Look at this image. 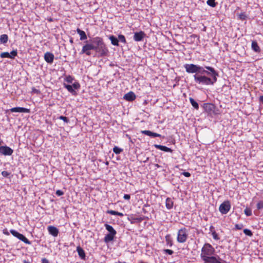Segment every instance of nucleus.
Masks as SVG:
<instances>
[{
    "label": "nucleus",
    "instance_id": "obj_33",
    "mask_svg": "<svg viewBox=\"0 0 263 263\" xmlns=\"http://www.w3.org/2000/svg\"><path fill=\"white\" fill-rule=\"evenodd\" d=\"M212 235L214 240H218L220 239V237L218 236V235L216 231L213 232Z\"/></svg>",
    "mask_w": 263,
    "mask_h": 263
},
{
    "label": "nucleus",
    "instance_id": "obj_44",
    "mask_svg": "<svg viewBox=\"0 0 263 263\" xmlns=\"http://www.w3.org/2000/svg\"><path fill=\"white\" fill-rule=\"evenodd\" d=\"M186 177H189L191 176V174L189 172H184L182 173Z\"/></svg>",
    "mask_w": 263,
    "mask_h": 263
},
{
    "label": "nucleus",
    "instance_id": "obj_18",
    "mask_svg": "<svg viewBox=\"0 0 263 263\" xmlns=\"http://www.w3.org/2000/svg\"><path fill=\"white\" fill-rule=\"evenodd\" d=\"M154 146L156 148L160 149L161 151H164L165 152L172 153V152H173V150L171 148L167 147L165 146L158 145V144H155Z\"/></svg>",
    "mask_w": 263,
    "mask_h": 263
},
{
    "label": "nucleus",
    "instance_id": "obj_45",
    "mask_svg": "<svg viewBox=\"0 0 263 263\" xmlns=\"http://www.w3.org/2000/svg\"><path fill=\"white\" fill-rule=\"evenodd\" d=\"M123 198L125 200H129L130 198V196L129 194H124Z\"/></svg>",
    "mask_w": 263,
    "mask_h": 263
},
{
    "label": "nucleus",
    "instance_id": "obj_48",
    "mask_svg": "<svg viewBox=\"0 0 263 263\" xmlns=\"http://www.w3.org/2000/svg\"><path fill=\"white\" fill-rule=\"evenodd\" d=\"M42 263H49V261L48 260V259L44 258L42 259Z\"/></svg>",
    "mask_w": 263,
    "mask_h": 263
},
{
    "label": "nucleus",
    "instance_id": "obj_7",
    "mask_svg": "<svg viewBox=\"0 0 263 263\" xmlns=\"http://www.w3.org/2000/svg\"><path fill=\"white\" fill-rule=\"evenodd\" d=\"M231 203L229 200L223 202L219 207V212L222 214H227L231 209Z\"/></svg>",
    "mask_w": 263,
    "mask_h": 263
},
{
    "label": "nucleus",
    "instance_id": "obj_13",
    "mask_svg": "<svg viewBox=\"0 0 263 263\" xmlns=\"http://www.w3.org/2000/svg\"><path fill=\"white\" fill-rule=\"evenodd\" d=\"M145 35V33L142 31L136 32L134 33V40L136 42L141 41Z\"/></svg>",
    "mask_w": 263,
    "mask_h": 263
},
{
    "label": "nucleus",
    "instance_id": "obj_1",
    "mask_svg": "<svg viewBox=\"0 0 263 263\" xmlns=\"http://www.w3.org/2000/svg\"><path fill=\"white\" fill-rule=\"evenodd\" d=\"M184 67L186 72L194 73V81L196 83L205 85H213L217 81L218 73L214 68L210 66H205V68L209 71L205 70L200 66L194 64H186Z\"/></svg>",
    "mask_w": 263,
    "mask_h": 263
},
{
    "label": "nucleus",
    "instance_id": "obj_49",
    "mask_svg": "<svg viewBox=\"0 0 263 263\" xmlns=\"http://www.w3.org/2000/svg\"><path fill=\"white\" fill-rule=\"evenodd\" d=\"M3 233L6 235H9V233L8 232V230L6 229L3 230Z\"/></svg>",
    "mask_w": 263,
    "mask_h": 263
},
{
    "label": "nucleus",
    "instance_id": "obj_51",
    "mask_svg": "<svg viewBox=\"0 0 263 263\" xmlns=\"http://www.w3.org/2000/svg\"><path fill=\"white\" fill-rule=\"evenodd\" d=\"M70 42L72 44L73 43V39L71 38L70 40Z\"/></svg>",
    "mask_w": 263,
    "mask_h": 263
},
{
    "label": "nucleus",
    "instance_id": "obj_10",
    "mask_svg": "<svg viewBox=\"0 0 263 263\" xmlns=\"http://www.w3.org/2000/svg\"><path fill=\"white\" fill-rule=\"evenodd\" d=\"M17 54V52L16 50H12L10 53L8 52H2L0 54V57L2 58H10L13 59H14Z\"/></svg>",
    "mask_w": 263,
    "mask_h": 263
},
{
    "label": "nucleus",
    "instance_id": "obj_4",
    "mask_svg": "<svg viewBox=\"0 0 263 263\" xmlns=\"http://www.w3.org/2000/svg\"><path fill=\"white\" fill-rule=\"evenodd\" d=\"M104 226L106 229L109 232V233L106 234L104 238V241L107 243L114 239L117 232L111 226L108 224H105Z\"/></svg>",
    "mask_w": 263,
    "mask_h": 263
},
{
    "label": "nucleus",
    "instance_id": "obj_3",
    "mask_svg": "<svg viewBox=\"0 0 263 263\" xmlns=\"http://www.w3.org/2000/svg\"><path fill=\"white\" fill-rule=\"evenodd\" d=\"M215 252L214 248L210 243H205L201 248L200 257L202 260L213 256Z\"/></svg>",
    "mask_w": 263,
    "mask_h": 263
},
{
    "label": "nucleus",
    "instance_id": "obj_46",
    "mask_svg": "<svg viewBox=\"0 0 263 263\" xmlns=\"http://www.w3.org/2000/svg\"><path fill=\"white\" fill-rule=\"evenodd\" d=\"M209 230L211 234L213 233V232L216 231L215 230V228L213 226H211L209 228Z\"/></svg>",
    "mask_w": 263,
    "mask_h": 263
},
{
    "label": "nucleus",
    "instance_id": "obj_25",
    "mask_svg": "<svg viewBox=\"0 0 263 263\" xmlns=\"http://www.w3.org/2000/svg\"><path fill=\"white\" fill-rule=\"evenodd\" d=\"M64 87L67 89V90L71 93L72 95H76L77 94L75 90L72 88V86L70 85H66L64 84Z\"/></svg>",
    "mask_w": 263,
    "mask_h": 263
},
{
    "label": "nucleus",
    "instance_id": "obj_12",
    "mask_svg": "<svg viewBox=\"0 0 263 263\" xmlns=\"http://www.w3.org/2000/svg\"><path fill=\"white\" fill-rule=\"evenodd\" d=\"M47 230L49 233L53 237H57L59 233V229L53 226H49L47 227Z\"/></svg>",
    "mask_w": 263,
    "mask_h": 263
},
{
    "label": "nucleus",
    "instance_id": "obj_35",
    "mask_svg": "<svg viewBox=\"0 0 263 263\" xmlns=\"http://www.w3.org/2000/svg\"><path fill=\"white\" fill-rule=\"evenodd\" d=\"M243 233L246 235L249 236H251L253 235L252 232L250 230L247 229H246L243 230Z\"/></svg>",
    "mask_w": 263,
    "mask_h": 263
},
{
    "label": "nucleus",
    "instance_id": "obj_38",
    "mask_svg": "<svg viewBox=\"0 0 263 263\" xmlns=\"http://www.w3.org/2000/svg\"><path fill=\"white\" fill-rule=\"evenodd\" d=\"M65 80L68 83H71L73 80V78L71 76H68L66 77Z\"/></svg>",
    "mask_w": 263,
    "mask_h": 263
},
{
    "label": "nucleus",
    "instance_id": "obj_21",
    "mask_svg": "<svg viewBox=\"0 0 263 263\" xmlns=\"http://www.w3.org/2000/svg\"><path fill=\"white\" fill-rule=\"evenodd\" d=\"M77 32L80 35V40L83 41L87 39V35L85 31L81 30L80 28H77Z\"/></svg>",
    "mask_w": 263,
    "mask_h": 263
},
{
    "label": "nucleus",
    "instance_id": "obj_31",
    "mask_svg": "<svg viewBox=\"0 0 263 263\" xmlns=\"http://www.w3.org/2000/svg\"><path fill=\"white\" fill-rule=\"evenodd\" d=\"M244 213L247 216L252 215V210L250 208H246L244 210Z\"/></svg>",
    "mask_w": 263,
    "mask_h": 263
},
{
    "label": "nucleus",
    "instance_id": "obj_2",
    "mask_svg": "<svg viewBox=\"0 0 263 263\" xmlns=\"http://www.w3.org/2000/svg\"><path fill=\"white\" fill-rule=\"evenodd\" d=\"M92 43L94 44L87 42L83 46L80 54H85L89 56L91 54L90 51L93 50L98 53L101 57H104L107 55L108 50L102 38L99 36L95 37L93 39Z\"/></svg>",
    "mask_w": 263,
    "mask_h": 263
},
{
    "label": "nucleus",
    "instance_id": "obj_53",
    "mask_svg": "<svg viewBox=\"0 0 263 263\" xmlns=\"http://www.w3.org/2000/svg\"><path fill=\"white\" fill-rule=\"evenodd\" d=\"M48 21L49 22H52V18H50V19L48 20Z\"/></svg>",
    "mask_w": 263,
    "mask_h": 263
},
{
    "label": "nucleus",
    "instance_id": "obj_20",
    "mask_svg": "<svg viewBox=\"0 0 263 263\" xmlns=\"http://www.w3.org/2000/svg\"><path fill=\"white\" fill-rule=\"evenodd\" d=\"M77 251L80 257L82 259H85L86 255L84 250L80 246H78L77 248Z\"/></svg>",
    "mask_w": 263,
    "mask_h": 263
},
{
    "label": "nucleus",
    "instance_id": "obj_50",
    "mask_svg": "<svg viewBox=\"0 0 263 263\" xmlns=\"http://www.w3.org/2000/svg\"><path fill=\"white\" fill-rule=\"evenodd\" d=\"M259 100L261 102L263 103V96H261L259 97Z\"/></svg>",
    "mask_w": 263,
    "mask_h": 263
},
{
    "label": "nucleus",
    "instance_id": "obj_5",
    "mask_svg": "<svg viewBox=\"0 0 263 263\" xmlns=\"http://www.w3.org/2000/svg\"><path fill=\"white\" fill-rule=\"evenodd\" d=\"M188 235V230L184 227L181 228L177 232V241L179 243H184L187 240Z\"/></svg>",
    "mask_w": 263,
    "mask_h": 263
},
{
    "label": "nucleus",
    "instance_id": "obj_41",
    "mask_svg": "<svg viewBox=\"0 0 263 263\" xmlns=\"http://www.w3.org/2000/svg\"><path fill=\"white\" fill-rule=\"evenodd\" d=\"M243 226L242 224H236L235 225V228L237 230H241L243 228Z\"/></svg>",
    "mask_w": 263,
    "mask_h": 263
},
{
    "label": "nucleus",
    "instance_id": "obj_9",
    "mask_svg": "<svg viewBox=\"0 0 263 263\" xmlns=\"http://www.w3.org/2000/svg\"><path fill=\"white\" fill-rule=\"evenodd\" d=\"M203 107L204 110L208 114H215V106L212 103H204Z\"/></svg>",
    "mask_w": 263,
    "mask_h": 263
},
{
    "label": "nucleus",
    "instance_id": "obj_30",
    "mask_svg": "<svg viewBox=\"0 0 263 263\" xmlns=\"http://www.w3.org/2000/svg\"><path fill=\"white\" fill-rule=\"evenodd\" d=\"M123 151V149L120 148V147H118L117 146H115L114 148H113V152L114 153H115L116 154H120Z\"/></svg>",
    "mask_w": 263,
    "mask_h": 263
},
{
    "label": "nucleus",
    "instance_id": "obj_16",
    "mask_svg": "<svg viewBox=\"0 0 263 263\" xmlns=\"http://www.w3.org/2000/svg\"><path fill=\"white\" fill-rule=\"evenodd\" d=\"M44 59L48 63L51 64L54 60V55L51 52H47L44 54Z\"/></svg>",
    "mask_w": 263,
    "mask_h": 263
},
{
    "label": "nucleus",
    "instance_id": "obj_27",
    "mask_svg": "<svg viewBox=\"0 0 263 263\" xmlns=\"http://www.w3.org/2000/svg\"><path fill=\"white\" fill-rule=\"evenodd\" d=\"M190 103H191L192 105L196 109H199V105L197 102H196L193 98H190L189 99Z\"/></svg>",
    "mask_w": 263,
    "mask_h": 263
},
{
    "label": "nucleus",
    "instance_id": "obj_17",
    "mask_svg": "<svg viewBox=\"0 0 263 263\" xmlns=\"http://www.w3.org/2000/svg\"><path fill=\"white\" fill-rule=\"evenodd\" d=\"M141 132L142 134H144V135H147V136H150L152 137H161V135L160 134L152 132L150 130H142Z\"/></svg>",
    "mask_w": 263,
    "mask_h": 263
},
{
    "label": "nucleus",
    "instance_id": "obj_23",
    "mask_svg": "<svg viewBox=\"0 0 263 263\" xmlns=\"http://www.w3.org/2000/svg\"><path fill=\"white\" fill-rule=\"evenodd\" d=\"M109 39L113 45L119 46V40L117 37H116L114 35H111L109 36Z\"/></svg>",
    "mask_w": 263,
    "mask_h": 263
},
{
    "label": "nucleus",
    "instance_id": "obj_32",
    "mask_svg": "<svg viewBox=\"0 0 263 263\" xmlns=\"http://www.w3.org/2000/svg\"><path fill=\"white\" fill-rule=\"evenodd\" d=\"M163 253L165 254L172 255L174 253V251L170 249H164L163 250Z\"/></svg>",
    "mask_w": 263,
    "mask_h": 263
},
{
    "label": "nucleus",
    "instance_id": "obj_37",
    "mask_svg": "<svg viewBox=\"0 0 263 263\" xmlns=\"http://www.w3.org/2000/svg\"><path fill=\"white\" fill-rule=\"evenodd\" d=\"M72 88L75 90V89H78L80 87V85L79 84V83L78 82H75L72 85Z\"/></svg>",
    "mask_w": 263,
    "mask_h": 263
},
{
    "label": "nucleus",
    "instance_id": "obj_11",
    "mask_svg": "<svg viewBox=\"0 0 263 263\" xmlns=\"http://www.w3.org/2000/svg\"><path fill=\"white\" fill-rule=\"evenodd\" d=\"M220 258L217 256H212L203 260L204 263H221Z\"/></svg>",
    "mask_w": 263,
    "mask_h": 263
},
{
    "label": "nucleus",
    "instance_id": "obj_24",
    "mask_svg": "<svg viewBox=\"0 0 263 263\" xmlns=\"http://www.w3.org/2000/svg\"><path fill=\"white\" fill-rule=\"evenodd\" d=\"M107 213L109 214L112 215H118L121 217H122L124 216L123 213L119 212L116 211L114 210H107L106 212Z\"/></svg>",
    "mask_w": 263,
    "mask_h": 263
},
{
    "label": "nucleus",
    "instance_id": "obj_29",
    "mask_svg": "<svg viewBox=\"0 0 263 263\" xmlns=\"http://www.w3.org/2000/svg\"><path fill=\"white\" fill-rule=\"evenodd\" d=\"M252 48L255 51H258L259 50V47L255 41L252 42Z\"/></svg>",
    "mask_w": 263,
    "mask_h": 263
},
{
    "label": "nucleus",
    "instance_id": "obj_34",
    "mask_svg": "<svg viewBox=\"0 0 263 263\" xmlns=\"http://www.w3.org/2000/svg\"><path fill=\"white\" fill-rule=\"evenodd\" d=\"M118 39L120 41L123 43H126V39L123 35L120 34L118 35Z\"/></svg>",
    "mask_w": 263,
    "mask_h": 263
},
{
    "label": "nucleus",
    "instance_id": "obj_39",
    "mask_svg": "<svg viewBox=\"0 0 263 263\" xmlns=\"http://www.w3.org/2000/svg\"><path fill=\"white\" fill-rule=\"evenodd\" d=\"M59 118V119L63 120L65 123L69 122V119L66 117L61 116Z\"/></svg>",
    "mask_w": 263,
    "mask_h": 263
},
{
    "label": "nucleus",
    "instance_id": "obj_15",
    "mask_svg": "<svg viewBox=\"0 0 263 263\" xmlns=\"http://www.w3.org/2000/svg\"><path fill=\"white\" fill-rule=\"evenodd\" d=\"M123 98L127 101H133L136 99V96L134 92L130 91L124 95Z\"/></svg>",
    "mask_w": 263,
    "mask_h": 263
},
{
    "label": "nucleus",
    "instance_id": "obj_47",
    "mask_svg": "<svg viewBox=\"0 0 263 263\" xmlns=\"http://www.w3.org/2000/svg\"><path fill=\"white\" fill-rule=\"evenodd\" d=\"M246 17V16L243 13H241L239 14V18L241 20H245Z\"/></svg>",
    "mask_w": 263,
    "mask_h": 263
},
{
    "label": "nucleus",
    "instance_id": "obj_42",
    "mask_svg": "<svg viewBox=\"0 0 263 263\" xmlns=\"http://www.w3.org/2000/svg\"><path fill=\"white\" fill-rule=\"evenodd\" d=\"M257 208L258 209H261L263 208V202L262 201L259 202L257 204Z\"/></svg>",
    "mask_w": 263,
    "mask_h": 263
},
{
    "label": "nucleus",
    "instance_id": "obj_14",
    "mask_svg": "<svg viewBox=\"0 0 263 263\" xmlns=\"http://www.w3.org/2000/svg\"><path fill=\"white\" fill-rule=\"evenodd\" d=\"M10 111L12 112H25V113H29L30 112V109L21 107H13L10 109Z\"/></svg>",
    "mask_w": 263,
    "mask_h": 263
},
{
    "label": "nucleus",
    "instance_id": "obj_19",
    "mask_svg": "<svg viewBox=\"0 0 263 263\" xmlns=\"http://www.w3.org/2000/svg\"><path fill=\"white\" fill-rule=\"evenodd\" d=\"M174 205V201L171 198H167L165 200V206L168 210L172 209Z\"/></svg>",
    "mask_w": 263,
    "mask_h": 263
},
{
    "label": "nucleus",
    "instance_id": "obj_28",
    "mask_svg": "<svg viewBox=\"0 0 263 263\" xmlns=\"http://www.w3.org/2000/svg\"><path fill=\"white\" fill-rule=\"evenodd\" d=\"M206 3L209 6L212 7H215L217 5V3L215 2V0H208Z\"/></svg>",
    "mask_w": 263,
    "mask_h": 263
},
{
    "label": "nucleus",
    "instance_id": "obj_43",
    "mask_svg": "<svg viewBox=\"0 0 263 263\" xmlns=\"http://www.w3.org/2000/svg\"><path fill=\"white\" fill-rule=\"evenodd\" d=\"M63 194H64V192L61 190H58L56 191V195L59 196H62Z\"/></svg>",
    "mask_w": 263,
    "mask_h": 263
},
{
    "label": "nucleus",
    "instance_id": "obj_52",
    "mask_svg": "<svg viewBox=\"0 0 263 263\" xmlns=\"http://www.w3.org/2000/svg\"><path fill=\"white\" fill-rule=\"evenodd\" d=\"M115 263H126L125 262H121L120 261L117 262H115Z\"/></svg>",
    "mask_w": 263,
    "mask_h": 263
},
{
    "label": "nucleus",
    "instance_id": "obj_6",
    "mask_svg": "<svg viewBox=\"0 0 263 263\" xmlns=\"http://www.w3.org/2000/svg\"><path fill=\"white\" fill-rule=\"evenodd\" d=\"M11 234L14 237L21 240L26 244L31 245V242L24 235L18 233L14 230H10Z\"/></svg>",
    "mask_w": 263,
    "mask_h": 263
},
{
    "label": "nucleus",
    "instance_id": "obj_26",
    "mask_svg": "<svg viewBox=\"0 0 263 263\" xmlns=\"http://www.w3.org/2000/svg\"><path fill=\"white\" fill-rule=\"evenodd\" d=\"M8 36L7 34H2L0 36V43L5 44L8 42Z\"/></svg>",
    "mask_w": 263,
    "mask_h": 263
},
{
    "label": "nucleus",
    "instance_id": "obj_36",
    "mask_svg": "<svg viewBox=\"0 0 263 263\" xmlns=\"http://www.w3.org/2000/svg\"><path fill=\"white\" fill-rule=\"evenodd\" d=\"M31 93L39 95L41 93V91L39 89H37L35 87H32L31 88Z\"/></svg>",
    "mask_w": 263,
    "mask_h": 263
},
{
    "label": "nucleus",
    "instance_id": "obj_22",
    "mask_svg": "<svg viewBox=\"0 0 263 263\" xmlns=\"http://www.w3.org/2000/svg\"><path fill=\"white\" fill-rule=\"evenodd\" d=\"M165 239L166 245L169 247H172L173 245V240L171 238L170 235L167 234L165 236Z\"/></svg>",
    "mask_w": 263,
    "mask_h": 263
},
{
    "label": "nucleus",
    "instance_id": "obj_40",
    "mask_svg": "<svg viewBox=\"0 0 263 263\" xmlns=\"http://www.w3.org/2000/svg\"><path fill=\"white\" fill-rule=\"evenodd\" d=\"M2 175L3 176L5 177H9L10 175V173L7 171H4L2 172Z\"/></svg>",
    "mask_w": 263,
    "mask_h": 263
},
{
    "label": "nucleus",
    "instance_id": "obj_8",
    "mask_svg": "<svg viewBox=\"0 0 263 263\" xmlns=\"http://www.w3.org/2000/svg\"><path fill=\"white\" fill-rule=\"evenodd\" d=\"M13 150L8 146H1L0 153L5 156H10L13 154Z\"/></svg>",
    "mask_w": 263,
    "mask_h": 263
}]
</instances>
